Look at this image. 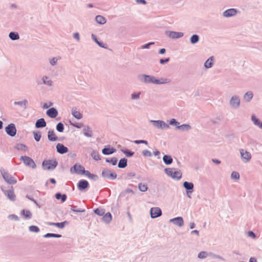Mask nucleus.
<instances>
[{
	"instance_id": "23",
	"label": "nucleus",
	"mask_w": 262,
	"mask_h": 262,
	"mask_svg": "<svg viewBox=\"0 0 262 262\" xmlns=\"http://www.w3.org/2000/svg\"><path fill=\"white\" fill-rule=\"evenodd\" d=\"M116 151L115 149L114 148H105L102 150V153L104 155H108L114 153Z\"/></svg>"
},
{
	"instance_id": "55",
	"label": "nucleus",
	"mask_w": 262,
	"mask_h": 262,
	"mask_svg": "<svg viewBox=\"0 0 262 262\" xmlns=\"http://www.w3.org/2000/svg\"><path fill=\"white\" fill-rule=\"evenodd\" d=\"M134 142L136 144H139V143H145L146 144H147V142L145 140H136L134 141Z\"/></svg>"
},
{
	"instance_id": "61",
	"label": "nucleus",
	"mask_w": 262,
	"mask_h": 262,
	"mask_svg": "<svg viewBox=\"0 0 262 262\" xmlns=\"http://www.w3.org/2000/svg\"><path fill=\"white\" fill-rule=\"evenodd\" d=\"M9 217L11 218V219L15 220H18V217L16 215H14V214L10 215Z\"/></svg>"
},
{
	"instance_id": "3",
	"label": "nucleus",
	"mask_w": 262,
	"mask_h": 262,
	"mask_svg": "<svg viewBox=\"0 0 262 262\" xmlns=\"http://www.w3.org/2000/svg\"><path fill=\"white\" fill-rule=\"evenodd\" d=\"M166 173L173 179H180L182 177V173L180 171L176 170L172 168H166Z\"/></svg>"
},
{
	"instance_id": "35",
	"label": "nucleus",
	"mask_w": 262,
	"mask_h": 262,
	"mask_svg": "<svg viewBox=\"0 0 262 262\" xmlns=\"http://www.w3.org/2000/svg\"><path fill=\"white\" fill-rule=\"evenodd\" d=\"M9 37L12 40H17L19 39L18 34L14 32L10 33Z\"/></svg>"
},
{
	"instance_id": "32",
	"label": "nucleus",
	"mask_w": 262,
	"mask_h": 262,
	"mask_svg": "<svg viewBox=\"0 0 262 262\" xmlns=\"http://www.w3.org/2000/svg\"><path fill=\"white\" fill-rule=\"evenodd\" d=\"M139 189L142 192H145L147 190V185L143 183H140L138 186Z\"/></svg>"
},
{
	"instance_id": "21",
	"label": "nucleus",
	"mask_w": 262,
	"mask_h": 262,
	"mask_svg": "<svg viewBox=\"0 0 262 262\" xmlns=\"http://www.w3.org/2000/svg\"><path fill=\"white\" fill-rule=\"evenodd\" d=\"M74 170L78 174H83V171H84V168L83 166L80 165H75L74 166Z\"/></svg>"
},
{
	"instance_id": "33",
	"label": "nucleus",
	"mask_w": 262,
	"mask_h": 262,
	"mask_svg": "<svg viewBox=\"0 0 262 262\" xmlns=\"http://www.w3.org/2000/svg\"><path fill=\"white\" fill-rule=\"evenodd\" d=\"M55 197L58 200L61 199L62 202H63L66 200L67 195L66 194L61 195L60 193H58L56 194Z\"/></svg>"
},
{
	"instance_id": "30",
	"label": "nucleus",
	"mask_w": 262,
	"mask_h": 262,
	"mask_svg": "<svg viewBox=\"0 0 262 262\" xmlns=\"http://www.w3.org/2000/svg\"><path fill=\"white\" fill-rule=\"evenodd\" d=\"M21 214L23 215L26 218H30L31 216V213L28 210H23Z\"/></svg>"
},
{
	"instance_id": "34",
	"label": "nucleus",
	"mask_w": 262,
	"mask_h": 262,
	"mask_svg": "<svg viewBox=\"0 0 262 262\" xmlns=\"http://www.w3.org/2000/svg\"><path fill=\"white\" fill-rule=\"evenodd\" d=\"M252 97L253 94L251 92L246 93L244 95V99L248 101H249L252 98Z\"/></svg>"
},
{
	"instance_id": "42",
	"label": "nucleus",
	"mask_w": 262,
	"mask_h": 262,
	"mask_svg": "<svg viewBox=\"0 0 262 262\" xmlns=\"http://www.w3.org/2000/svg\"><path fill=\"white\" fill-rule=\"evenodd\" d=\"M57 130L59 132H62L63 131L64 126L62 123H59L56 126Z\"/></svg>"
},
{
	"instance_id": "36",
	"label": "nucleus",
	"mask_w": 262,
	"mask_h": 262,
	"mask_svg": "<svg viewBox=\"0 0 262 262\" xmlns=\"http://www.w3.org/2000/svg\"><path fill=\"white\" fill-rule=\"evenodd\" d=\"M72 114L76 118L78 119H81L82 117V114L79 112L76 111H73Z\"/></svg>"
},
{
	"instance_id": "8",
	"label": "nucleus",
	"mask_w": 262,
	"mask_h": 262,
	"mask_svg": "<svg viewBox=\"0 0 262 262\" xmlns=\"http://www.w3.org/2000/svg\"><path fill=\"white\" fill-rule=\"evenodd\" d=\"M3 176L5 180L9 184H15L16 183V180L8 173L4 172L3 173Z\"/></svg>"
},
{
	"instance_id": "28",
	"label": "nucleus",
	"mask_w": 262,
	"mask_h": 262,
	"mask_svg": "<svg viewBox=\"0 0 262 262\" xmlns=\"http://www.w3.org/2000/svg\"><path fill=\"white\" fill-rule=\"evenodd\" d=\"M127 165V160L125 159H122L120 160L118 167L120 168H124Z\"/></svg>"
},
{
	"instance_id": "2",
	"label": "nucleus",
	"mask_w": 262,
	"mask_h": 262,
	"mask_svg": "<svg viewBox=\"0 0 262 262\" xmlns=\"http://www.w3.org/2000/svg\"><path fill=\"white\" fill-rule=\"evenodd\" d=\"M144 81L147 83H154L156 84L166 83L170 82V80L167 79H161V80H158L153 76L144 75Z\"/></svg>"
},
{
	"instance_id": "19",
	"label": "nucleus",
	"mask_w": 262,
	"mask_h": 262,
	"mask_svg": "<svg viewBox=\"0 0 262 262\" xmlns=\"http://www.w3.org/2000/svg\"><path fill=\"white\" fill-rule=\"evenodd\" d=\"M5 194L7 196V197L11 200V201H14L15 199V196L14 193V192L12 190H9L8 191H5Z\"/></svg>"
},
{
	"instance_id": "52",
	"label": "nucleus",
	"mask_w": 262,
	"mask_h": 262,
	"mask_svg": "<svg viewBox=\"0 0 262 262\" xmlns=\"http://www.w3.org/2000/svg\"><path fill=\"white\" fill-rule=\"evenodd\" d=\"M177 127L179 129H184L183 128H185L187 130L189 129L190 128V126L189 125H187V124H183V125H182L181 126H178Z\"/></svg>"
},
{
	"instance_id": "20",
	"label": "nucleus",
	"mask_w": 262,
	"mask_h": 262,
	"mask_svg": "<svg viewBox=\"0 0 262 262\" xmlns=\"http://www.w3.org/2000/svg\"><path fill=\"white\" fill-rule=\"evenodd\" d=\"M239 99L238 97H233L230 101V104L233 107H237L239 104Z\"/></svg>"
},
{
	"instance_id": "18",
	"label": "nucleus",
	"mask_w": 262,
	"mask_h": 262,
	"mask_svg": "<svg viewBox=\"0 0 262 262\" xmlns=\"http://www.w3.org/2000/svg\"><path fill=\"white\" fill-rule=\"evenodd\" d=\"M46 125V122L44 119L41 118L38 119L35 124V126L37 128L43 127Z\"/></svg>"
},
{
	"instance_id": "44",
	"label": "nucleus",
	"mask_w": 262,
	"mask_h": 262,
	"mask_svg": "<svg viewBox=\"0 0 262 262\" xmlns=\"http://www.w3.org/2000/svg\"><path fill=\"white\" fill-rule=\"evenodd\" d=\"M34 137L36 141H39L41 138V134L39 133L34 132Z\"/></svg>"
},
{
	"instance_id": "29",
	"label": "nucleus",
	"mask_w": 262,
	"mask_h": 262,
	"mask_svg": "<svg viewBox=\"0 0 262 262\" xmlns=\"http://www.w3.org/2000/svg\"><path fill=\"white\" fill-rule=\"evenodd\" d=\"M83 134L88 137H92V130L88 127L83 129Z\"/></svg>"
},
{
	"instance_id": "7",
	"label": "nucleus",
	"mask_w": 262,
	"mask_h": 262,
	"mask_svg": "<svg viewBox=\"0 0 262 262\" xmlns=\"http://www.w3.org/2000/svg\"><path fill=\"white\" fill-rule=\"evenodd\" d=\"M162 214L161 210L158 207L152 208L150 209V215L152 218L160 216Z\"/></svg>"
},
{
	"instance_id": "38",
	"label": "nucleus",
	"mask_w": 262,
	"mask_h": 262,
	"mask_svg": "<svg viewBox=\"0 0 262 262\" xmlns=\"http://www.w3.org/2000/svg\"><path fill=\"white\" fill-rule=\"evenodd\" d=\"M45 237H60L61 235L54 233H47L43 236Z\"/></svg>"
},
{
	"instance_id": "26",
	"label": "nucleus",
	"mask_w": 262,
	"mask_h": 262,
	"mask_svg": "<svg viewBox=\"0 0 262 262\" xmlns=\"http://www.w3.org/2000/svg\"><path fill=\"white\" fill-rule=\"evenodd\" d=\"M251 119L255 125H257L260 128H262V122L259 121L255 116H252Z\"/></svg>"
},
{
	"instance_id": "6",
	"label": "nucleus",
	"mask_w": 262,
	"mask_h": 262,
	"mask_svg": "<svg viewBox=\"0 0 262 262\" xmlns=\"http://www.w3.org/2000/svg\"><path fill=\"white\" fill-rule=\"evenodd\" d=\"M240 153L242 158L245 160V162H248L251 159V155L249 152L242 149L240 150Z\"/></svg>"
},
{
	"instance_id": "51",
	"label": "nucleus",
	"mask_w": 262,
	"mask_h": 262,
	"mask_svg": "<svg viewBox=\"0 0 262 262\" xmlns=\"http://www.w3.org/2000/svg\"><path fill=\"white\" fill-rule=\"evenodd\" d=\"M143 155L145 157H150L151 156V153L150 151L148 150H144L142 151Z\"/></svg>"
},
{
	"instance_id": "14",
	"label": "nucleus",
	"mask_w": 262,
	"mask_h": 262,
	"mask_svg": "<svg viewBox=\"0 0 262 262\" xmlns=\"http://www.w3.org/2000/svg\"><path fill=\"white\" fill-rule=\"evenodd\" d=\"M89 183L86 180H81L78 184V188L80 190L84 189L88 187Z\"/></svg>"
},
{
	"instance_id": "10",
	"label": "nucleus",
	"mask_w": 262,
	"mask_h": 262,
	"mask_svg": "<svg viewBox=\"0 0 262 262\" xmlns=\"http://www.w3.org/2000/svg\"><path fill=\"white\" fill-rule=\"evenodd\" d=\"M154 123L155 125L158 128H166L169 127L168 125L162 121H152Z\"/></svg>"
},
{
	"instance_id": "9",
	"label": "nucleus",
	"mask_w": 262,
	"mask_h": 262,
	"mask_svg": "<svg viewBox=\"0 0 262 262\" xmlns=\"http://www.w3.org/2000/svg\"><path fill=\"white\" fill-rule=\"evenodd\" d=\"M102 176L104 178L115 179L117 177V174L110 170H104L102 171Z\"/></svg>"
},
{
	"instance_id": "5",
	"label": "nucleus",
	"mask_w": 262,
	"mask_h": 262,
	"mask_svg": "<svg viewBox=\"0 0 262 262\" xmlns=\"http://www.w3.org/2000/svg\"><path fill=\"white\" fill-rule=\"evenodd\" d=\"M6 132L9 135L12 137L16 135V129L15 128L14 124H9L7 127H6Z\"/></svg>"
},
{
	"instance_id": "54",
	"label": "nucleus",
	"mask_w": 262,
	"mask_h": 262,
	"mask_svg": "<svg viewBox=\"0 0 262 262\" xmlns=\"http://www.w3.org/2000/svg\"><path fill=\"white\" fill-rule=\"evenodd\" d=\"M140 94V93H138L137 94H133L132 95V98L133 99H137V98H139Z\"/></svg>"
},
{
	"instance_id": "47",
	"label": "nucleus",
	"mask_w": 262,
	"mask_h": 262,
	"mask_svg": "<svg viewBox=\"0 0 262 262\" xmlns=\"http://www.w3.org/2000/svg\"><path fill=\"white\" fill-rule=\"evenodd\" d=\"M27 103H28L27 100H25L23 101H19V102L15 101V102H14V103L15 105H26L27 104Z\"/></svg>"
},
{
	"instance_id": "11",
	"label": "nucleus",
	"mask_w": 262,
	"mask_h": 262,
	"mask_svg": "<svg viewBox=\"0 0 262 262\" xmlns=\"http://www.w3.org/2000/svg\"><path fill=\"white\" fill-rule=\"evenodd\" d=\"M56 149L57 152L61 154L66 153L68 151V148L61 143H58L57 144Z\"/></svg>"
},
{
	"instance_id": "43",
	"label": "nucleus",
	"mask_w": 262,
	"mask_h": 262,
	"mask_svg": "<svg viewBox=\"0 0 262 262\" xmlns=\"http://www.w3.org/2000/svg\"><path fill=\"white\" fill-rule=\"evenodd\" d=\"M231 177L232 179L238 180L239 178V174L237 172L233 171L232 172Z\"/></svg>"
},
{
	"instance_id": "56",
	"label": "nucleus",
	"mask_w": 262,
	"mask_h": 262,
	"mask_svg": "<svg viewBox=\"0 0 262 262\" xmlns=\"http://www.w3.org/2000/svg\"><path fill=\"white\" fill-rule=\"evenodd\" d=\"M154 44V42H149L148 43H147L142 47V49H147L149 48V46L151 45Z\"/></svg>"
},
{
	"instance_id": "25",
	"label": "nucleus",
	"mask_w": 262,
	"mask_h": 262,
	"mask_svg": "<svg viewBox=\"0 0 262 262\" xmlns=\"http://www.w3.org/2000/svg\"><path fill=\"white\" fill-rule=\"evenodd\" d=\"M213 59L212 57H210L209 58L207 59V60L205 63V67L206 68H210L212 67L213 64Z\"/></svg>"
},
{
	"instance_id": "15",
	"label": "nucleus",
	"mask_w": 262,
	"mask_h": 262,
	"mask_svg": "<svg viewBox=\"0 0 262 262\" xmlns=\"http://www.w3.org/2000/svg\"><path fill=\"white\" fill-rule=\"evenodd\" d=\"M236 10L235 9H230L225 11L223 15L225 17H230L235 15Z\"/></svg>"
},
{
	"instance_id": "49",
	"label": "nucleus",
	"mask_w": 262,
	"mask_h": 262,
	"mask_svg": "<svg viewBox=\"0 0 262 262\" xmlns=\"http://www.w3.org/2000/svg\"><path fill=\"white\" fill-rule=\"evenodd\" d=\"M207 256V253L206 252L202 251L199 253L198 257L200 258H205Z\"/></svg>"
},
{
	"instance_id": "37",
	"label": "nucleus",
	"mask_w": 262,
	"mask_h": 262,
	"mask_svg": "<svg viewBox=\"0 0 262 262\" xmlns=\"http://www.w3.org/2000/svg\"><path fill=\"white\" fill-rule=\"evenodd\" d=\"M83 174H85L88 177L91 178V179H94L95 178L97 177L96 175L91 174L89 171L85 170L83 171Z\"/></svg>"
},
{
	"instance_id": "59",
	"label": "nucleus",
	"mask_w": 262,
	"mask_h": 262,
	"mask_svg": "<svg viewBox=\"0 0 262 262\" xmlns=\"http://www.w3.org/2000/svg\"><path fill=\"white\" fill-rule=\"evenodd\" d=\"M248 235L249 236H250L252 238H254L255 237V234L252 231H249Z\"/></svg>"
},
{
	"instance_id": "45",
	"label": "nucleus",
	"mask_w": 262,
	"mask_h": 262,
	"mask_svg": "<svg viewBox=\"0 0 262 262\" xmlns=\"http://www.w3.org/2000/svg\"><path fill=\"white\" fill-rule=\"evenodd\" d=\"M91 156L95 160H100L99 155L97 152L93 151L92 153Z\"/></svg>"
},
{
	"instance_id": "27",
	"label": "nucleus",
	"mask_w": 262,
	"mask_h": 262,
	"mask_svg": "<svg viewBox=\"0 0 262 262\" xmlns=\"http://www.w3.org/2000/svg\"><path fill=\"white\" fill-rule=\"evenodd\" d=\"M102 220L106 223H108L112 220V215L110 213H106L102 217Z\"/></svg>"
},
{
	"instance_id": "39",
	"label": "nucleus",
	"mask_w": 262,
	"mask_h": 262,
	"mask_svg": "<svg viewBox=\"0 0 262 262\" xmlns=\"http://www.w3.org/2000/svg\"><path fill=\"white\" fill-rule=\"evenodd\" d=\"M199 40V36L197 35H193L191 38L190 41L192 43H195Z\"/></svg>"
},
{
	"instance_id": "22",
	"label": "nucleus",
	"mask_w": 262,
	"mask_h": 262,
	"mask_svg": "<svg viewBox=\"0 0 262 262\" xmlns=\"http://www.w3.org/2000/svg\"><path fill=\"white\" fill-rule=\"evenodd\" d=\"M163 160L164 163L167 165L170 164L173 161L172 158L170 156L167 155L164 156Z\"/></svg>"
},
{
	"instance_id": "53",
	"label": "nucleus",
	"mask_w": 262,
	"mask_h": 262,
	"mask_svg": "<svg viewBox=\"0 0 262 262\" xmlns=\"http://www.w3.org/2000/svg\"><path fill=\"white\" fill-rule=\"evenodd\" d=\"M170 124H171V125H179V123L177 122L176 121V120L174 119H172L170 121Z\"/></svg>"
},
{
	"instance_id": "17",
	"label": "nucleus",
	"mask_w": 262,
	"mask_h": 262,
	"mask_svg": "<svg viewBox=\"0 0 262 262\" xmlns=\"http://www.w3.org/2000/svg\"><path fill=\"white\" fill-rule=\"evenodd\" d=\"M48 138L51 141H55L57 140V137L53 130H49L48 133Z\"/></svg>"
},
{
	"instance_id": "57",
	"label": "nucleus",
	"mask_w": 262,
	"mask_h": 262,
	"mask_svg": "<svg viewBox=\"0 0 262 262\" xmlns=\"http://www.w3.org/2000/svg\"><path fill=\"white\" fill-rule=\"evenodd\" d=\"M169 60V59L168 58H166L165 59H160V62L161 64H164V63L165 62H168Z\"/></svg>"
},
{
	"instance_id": "40",
	"label": "nucleus",
	"mask_w": 262,
	"mask_h": 262,
	"mask_svg": "<svg viewBox=\"0 0 262 262\" xmlns=\"http://www.w3.org/2000/svg\"><path fill=\"white\" fill-rule=\"evenodd\" d=\"M29 230L31 232H38L39 231V229L38 227L36 226H31L29 227Z\"/></svg>"
},
{
	"instance_id": "16",
	"label": "nucleus",
	"mask_w": 262,
	"mask_h": 262,
	"mask_svg": "<svg viewBox=\"0 0 262 262\" xmlns=\"http://www.w3.org/2000/svg\"><path fill=\"white\" fill-rule=\"evenodd\" d=\"M183 36V33L182 32H177L171 31L169 33V36L171 38H179Z\"/></svg>"
},
{
	"instance_id": "58",
	"label": "nucleus",
	"mask_w": 262,
	"mask_h": 262,
	"mask_svg": "<svg viewBox=\"0 0 262 262\" xmlns=\"http://www.w3.org/2000/svg\"><path fill=\"white\" fill-rule=\"evenodd\" d=\"M57 61V59L56 58H53L51 60L50 63L52 65H54L56 63Z\"/></svg>"
},
{
	"instance_id": "62",
	"label": "nucleus",
	"mask_w": 262,
	"mask_h": 262,
	"mask_svg": "<svg viewBox=\"0 0 262 262\" xmlns=\"http://www.w3.org/2000/svg\"><path fill=\"white\" fill-rule=\"evenodd\" d=\"M74 37L75 38H76V39H77L78 40H79V34L78 33H74Z\"/></svg>"
},
{
	"instance_id": "31",
	"label": "nucleus",
	"mask_w": 262,
	"mask_h": 262,
	"mask_svg": "<svg viewBox=\"0 0 262 262\" xmlns=\"http://www.w3.org/2000/svg\"><path fill=\"white\" fill-rule=\"evenodd\" d=\"M183 186L186 189H192L193 188V184L192 183H189L188 182H185L183 184Z\"/></svg>"
},
{
	"instance_id": "64",
	"label": "nucleus",
	"mask_w": 262,
	"mask_h": 262,
	"mask_svg": "<svg viewBox=\"0 0 262 262\" xmlns=\"http://www.w3.org/2000/svg\"><path fill=\"white\" fill-rule=\"evenodd\" d=\"M250 262H257V260L254 257H251L250 259Z\"/></svg>"
},
{
	"instance_id": "41",
	"label": "nucleus",
	"mask_w": 262,
	"mask_h": 262,
	"mask_svg": "<svg viewBox=\"0 0 262 262\" xmlns=\"http://www.w3.org/2000/svg\"><path fill=\"white\" fill-rule=\"evenodd\" d=\"M117 159L116 158H112L111 159H106V161L107 162L111 163L113 165H116L117 163Z\"/></svg>"
},
{
	"instance_id": "13",
	"label": "nucleus",
	"mask_w": 262,
	"mask_h": 262,
	"mask_svg": "<svg viewBox=\"0 0 262 262\" xmlns=\"http://www.w3.org/2000/svg\"><path fill=\"white\" fill-rule=\"evenodd\" d=\"M47 114L49 117L54 118L57 116L58 112L55 108L52 107L47 111Z\"/></svg>"
},
{
	"instance_id": "48",
	"label": "nucleus",
	"mask_w": 262,
	"mask_h": 262,
	"mask_svg": "<svg viewBox=\"0 0 262 262\" xmlns=\"http://www.w3.org/2000/svg\"><path fill=\"white\" fill-rule=\"evenodd\" d=\"M95 212L99 215H102L104 213V212L103 209L98 208L95 210Z\"/></svg>"
},
{
	"instance_id": "4",
	"label": "nucleus",
	"mask_w": 262,
	"mask_h": 262,
	"mask_svg": "<svg viewBox=\"0 0 262 262\" xmlns=\"http://www.w3.org/2000/svg\"><path fill=\"white\" fill-rule=\"evenodd\" d=\"M20 160L22 161L24 164L27 166L30 167L33 169L35 168L36 167L34 161L31 158L28 156H21Z\"/></svg>"
},
{
	"instance_id": "50",
	"label": "nucleus",
	"mask_w": 262,
	"mask_h": 262,
	"mask_svg": "<svg viewBox=\"0 0 262 262\" xmlns=\"http://www.w3.org/2000/svg\"><path fill=\"white\" fill-rule=\"evenodd\" d=\"M43 83L45 84H47L48 85H51L52 84V81L50 80H48L47 77H45L43 78Z\"/></svg>"
},
{
	"instance_id": "63",
	"label": "nucleus",
	"mask_w": 262,
	"mask_h": 262,
	"mask_svg": "<svg viewBox=\"0 0 262 262\" xmlns=\"http://www.w3.org/2000/svg\"><path fill=\"white\" fill-rule=\"evenodd\" d=\"M165 49H161L159 51V53L161 54H164L165 53Z\"/></svg>"
},
{
	"instance_id": "12",
	"label": "nucleus",
	"mask_w": 262,
	"mask_h": 262,
	"mask_svg": "<svg viewBox=\"0 0 262 262\" xmlns=\"http://www.w3.org/2000/svg\"><path fill=\"white\" fill-rule=\"evenodd\" d=\"M170 222H173V223L176 225H178L180 227H181L184 224V222L183 218L181 217H177L172 219L170 220Z\"/></svg>"
},
{
	"instance_id": "1",
	"label": "nucleus",
	"mask_w": 262,
	"mask_h": 262,
	"mask_svg": "<svg viewBox=\"0 0 262 262\" xmlns=\"http://www.w3.org/2000/svg\"><path fill=\"white\" fill-rule=\"evenodd\" d=\"M58 164L55 159L45 160L42 162V168L44 170H53L55 168Z\"/></svg>"
},
{
	"instance_id": "60",
	"label": "nucleus",
	"mask_w": 262,
	"mask_h": 262,
	"mask_svg": "<svg viewBox=\"0 0 262 262\" xmlns=\"http://www.w3.org/2000/svg\"><path fill=\"white\" fill-rule=\"evenodd\" d=\"M126 156L130 157L133 155L134 153L132 151H124Z\"/></svg>"
},
{
	"instance_id": "24",
	"label": "nucleus",
	"mask_w": 262,
	"mask_h": 262,
	"mask_svg": "<svg viewBox=\"0 0 262 262\" xmlns=\"http://www.w3.org/2000/svg\"><path fill=\"white\" fill-rule=\"evenodd\" d=\"M96 21L100 24H104L106 23L105 18L101 15H98L96 17Z\"/></svg>"
},
{
	"instance_id": "46",
	"label": "nucleus",
	"mask_w": 262,
	"mask_h": 262,
	"mask_svg": "<svg viewBox=\"0 0 262 262\" xmlns=\"http://www.w3.org/2000/svg\"><path fill=\"white\" fill-rule=\"evenodd\" d=\"M66 223H67L66 222H61V223H56L55 226L59 228L62 229V228H64Z\"/></svg>"
}]
</instances>
